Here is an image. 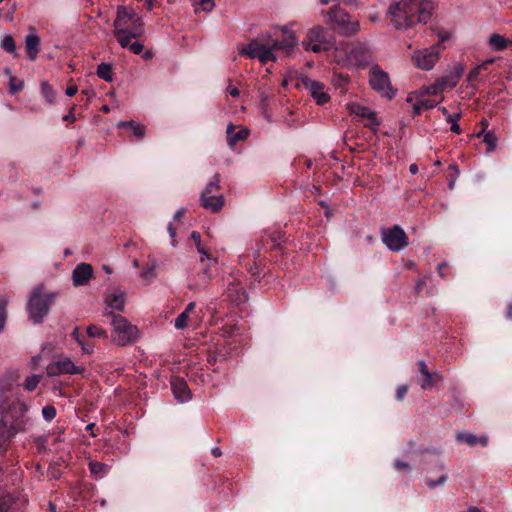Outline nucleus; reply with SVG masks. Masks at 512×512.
<instances>
[{"instance_id": "36", "label": "nucleus", "mask_w": 512, "mask_h": 512, "mask_svg": "<svg viewBox=\"0 0 512 512\" xmlns=\"http://www.w3.org/2000/svg\"><path fill=\"white\" fill-rule=\"evenodd\" d=\"M41 92L48 103H53L55 101L56 92L54 91L53 87L49 83H47V82L41 83Z\"/></svg>"}, {"instance_id": "57", "label": "nucleus", "mask_w": 512, "mask_h": 512, "mask_svg": "<svg viewBox=\"0 0 512 512\" xmlns=\"http://www.w3.org/2000/svg\"><path fill=\"white\" fill-rule=\"evenodd\" d=\"M322 51H329L331 48H333L334 43L331 40L326 41L324 39V36L322 35Z\"/></svg>"}, {"instance_id": "52", "label": "nucleus", "mask_w": 512, "mask_h": 512, "mask_svg": "<svg viewBox=\"0 0 512 512\" xmlns=\"http://www.w3.org/2000/svg\"><path fill=\"white\" fill-rule=\"evenodd\" d=\"M77 342L79 343V345L81 346L82 350L84 353L86 354H91L93 353L94 351V346L90 343H86L84 342L83 340H81L80 338H77Z\"/></svg>"}, {"instance_id": "4", "label": "nucleus", "mask_w": 512, "mask_h": 512, "mask_svg": "<svg viewBox=\"0 0 512 512\" xmlns=\"http://www.w3.org/2000/svg\"><path fill=\"white\" fill-rule=\"evenodd\" d=\"M114 36L122 48L128 47L129 40L144 34L142 17L133 9L119 6L114 20Z\"/></svg>"}, {"instance_id": "2", "label": "nucleus", "mask_w": 512, "mask_h": 512, "mask_svg": "<svg viewBox=\"0 0 512 512\" xmlns=\"http://www.w3.org/2000/svg\"><path fill=\"white\" fill-rule=\"evenodd\" d=\"M433 10L431 0H400L389 6L387 15L396 30H407L418 23H428Z\"/></svg>"}, {"instance_id": "19", "label": "nucleus", "mask_w": 512, "mask_h": 512, "mask_svg": "<svg viewBox=\"0 0 512 512\" xmlns=\"http://www.w3.org/2000/svg\"><path fill=\"white\" fill-rule=\"evenodd\" d=\"M456 441L458 443H465L471 447L478 444L485 447L488 444V438L486 436L477 437L475 434L466 432H458L456 434Z\"/></svg>"}, {"instance_id": "38", "label": "nucleus", "mask_w": 512, "mask_h": 512, "mask_svg": "<svg viewBox=\"0 0 512 512\" xmlns=\"http://www.w3.org/2000/svg\"><path fill=\"white\" fill-rule=\"evenodd\" d=\"M191 239L194 241L195 245L197 246L198 253L202 255L201 257V263L205 261V259L209 260L208 253L201 247V236L198 232L193 231L190 235Z\"/></svg>"}, {"instance_id": "22", "label": "nucleus", "mask_w": 512, "mask_h": 512, "mask_svg": "<svg viewBox=\"0 0 512 512\" xmlns=\"http://www.w3.org/2000/svg\"><path fill=\"white\" fill-rule=\"evenodd\" d=\"M350 110L352 113H354L357 116L367 118L368 120H373L374 125L381 124V121L376 116V112L370 110L366 106H362V105L354 103V104L350 105Z\"/></svg>"}, {"instance_id": "26", "label": "nucleus", "mask_w": 512, "mask_h": 512, "mask_svg": "<svg viewBox=\"0 0 512 512\" xmlns=\"http://www.w3.org/2000/svg\"><path fill=\"white\" fill-rule=\"evenodd\" d=\"M157 261L155 259L150 260L149 264L142 270L140 277L145 281L146 284L151 283L157 277Z\"/></svg>"}, {"instance_id": "28", "label": "nucleus", "mask_w": 512, "mask_h": 512, "mask_svg": "<svg viewBox=\"0 0 512 512\" xmlns=\"http://www.w3.org/2000/svg\"><path fill=\"white\" fill-rule=\"evenodd\" d=\"M60 368L62 374H81L84 371V367L76 366L69 358L60 360Z\"/></svg>"}, {"instance_id": "44", "label": "nucleus", "mask_w": 512, "mask_h": 512, "mask_svg": "<svg viewBox=\"0 0 512 512\" xmlns=\"http://www.w3.org/2000/svg\"><path fill=\"white\" fill-rule=\"evenodd\" d=\"M10 92L15 94L21 91L24 87V82L22 80L16 79L15 77L10 78L9 82Z\"/></svg>"}, {"instance_id": "46", "label": "nucleus", "mask_w": 512, "mask_h": 512, "mask_svg": "<svg viewBox=\"0 0 512 512\" xmlns=\"http://www.w3.org/2000/svg\"><path fill=\"white\" fill-rule=\"evenodd\" d=\"M334 60L338 64H346L349 63V60L347 59V51L343 52L342 50H339L338 48H335L333 51Z\"/></svg>"}, {"instance_id": "33", "label": "nucleus", "mask_w": 512, "mask_h": 512, "mask_svg": "<svg viewBox=\"0 0 512 512\" xmlns=\"http://www.w3.org/2000/svg\"><path fill=\"white\" fill-rule=\"evenodd\" d=\"M0 46L4 51L12 54L14 57L18 56L16 43L11 35L4 36L1 40Z\"/></svg>"}, {"instance_id": "16", "label": "nucleus", "mask_w": 512, "mask_h": 512, "mask_svg": "<svg viewBox=\"0 0 512 512\" xmlns=\"http://www.w3.org/2000/svg\"><path fill=\"white\" fill-rule=\"evenodd\" d=\"M226 294L228 299L236 305H241L248 301V294L245 288L236 281L229 283Z\"/></svg>"}, {"instance_id": "31", "label": "nucleus", "mask_w": 512, "mask_h": 512, "mask_svg": "<svg viewBox=\"0 0 512 512\" xmlns=\"http://www.w3.org/2000/svg\"><path fill=\"white\" fill-rule=\"evenodd\" d=\"M437 469L441 472V475L437 480L426 478V484L430 489H435L437 486L444 485L448 479V474L445 472V465L439 463Z\"/></svg>"}, {"instance_id": "7", "label": "nucleus", "mask_w": 512, "mask_h": 512, "mask_svg": "<svg viewBox=\"0 0 512 512\" xmlns=\"http://www.w3.org/2000/svg\"><path fill=\"white\" fill-rule=\"evenodd\" d=\"M326 19L334 32L345 37L353 36L360 30L359 21L352 20L350 14L339 5H334L328 10Z\"/></svg>"}, {"instance_id": "55", "label": "nucleus", "mask_w": 512, "mask_h": 512, "mask_svg": "<svg viewBox=\"0 0 512 512\" xmlns=\"http://www.w3.org/2000/svg\"><path fill=\"white\" fill-rule=\"evenodd\" d=\"M322 208H325L324 214L328 221L336 215L337 210L334 208L325 206V203L323 201H322Z\"/></svg>"}, {"instance_id": "3", "label": "nucleus", "mask_w": 512, "mask_h": 512, "mask_svg": "<svg viewBox=\"0 0 512 512\" xmlns=\"http://www.w3.org/2000/svg\"><path fill=\"white\" fill-rule=\"evenodd\" d=\"M27 410L24 402L10 401L5 392L0 393V449L4 450L3 443L26 430Z\"/></svg>"}, {"instance_id": "32", "label": "nucleus", "mask_w": 512, "mask_h": 512, "mask_svg": "<svg viewBox=\"0 0 512 512\" xmlns=\"http://www.w3.org/2000/svg\"><path fill=\"white\" fill-rule=\"evenodd\" d=\"M96 74L99 78L106 82L113 81L112 65L110 63L102 62L97 66Z\"/></svg>"}, {"instance_id": "58", "label": "nucleus", "mask_w": 512, "mask_h": 512, "mask_svg": "<svg viewBox=\"0 0 512 512\" xmlns=\"http://www.w3.org/2000/svg\"><path fill=\"white\" fill-rule=\"evenodd\" d=\"M227 92L232 96V97H238L240 92L238 90V88L232 86V85H229L227 87Z\"/></svg>"}, {"instance_id": "54", "label": "nucleus", "mask_w": 512, "mask_h": 512, "mask_svg": "<svg viewBox=\"0 0 512 512\" xmlns=\"http://www.w3.org/2000/svg\"><path fill=\"white\" fill-rule=\"evenodd\" d=\"M199 5L202 7L203 11L210 12L214 8V0H199Z\"/></svg>"}, {"instance_id": "18", "label": "nucleus", "mask_w": 512, "mask_h": 512, "mask_svg": "<svg viewBox=\"0 0 512 512\" xmlns=\"http://www.w3.org/2000/svg\"><path fill=\"white\" fill-rule=\"evenodd\" d=\"M297 87H303L313 97L317 105H320V83L310 79L308 76L301 74L299 77Z\"/></svg>"}, {"instance_id": "30", "label": "nucleus", "mask_w": 512, "mask_h": 512, "mask_svg": "<svg viewBox=\"0 0 512 512\" xmlns=\"http://www.w3.org/2000/svg\"><path fill=\"white\" fill-rule=\"evenodd\" d=\"M117 126L118 128H131L132 133L137 139H141L145 135V127L143 125L136 124L134 121H120Z\"/></svg>"}, {"instance_id": "53", "label": "nucleus", "mask_w": 512, "mask_h": 512, "mask_svg": "<svg viewBox=\"0 0 512 512\" xmlns=\"http://www.w3.org/2000/svg\"><path fill=\"white\" fill-rule=\"evenodd\" d=\"M394 467L395 469H397L398 471H401V470H405L407 472H410L411 471V467L410 465L407 463V462H404V461H401L399 459L395 460L394 462Z\"/></svg>"}, {"instance_id": "43", "label": "nucleus", "mask_w": 512, "mask_h": 512, "mask_svg": "<svg viewBox=\"0 0 512 512\" xmlns=\"http://www.w3.org/2000/svg\"><path fill=\"white\" fill-rule=\"evenodd\" d=\"M42 416L46 421H52L56 416V409L52 405H46L42 408Z\"/></svg>"}, {"instance_id": "13", "label": "nucleus", "mask_w": 512, "mask_h": 512, "mask_svg": "<svg viewBox=\"0 0 512 512\" xmlns=\"http://www.w3.org/2000/svg\"><path fill=\"white\" fill-rule=\"evenodd\" d=\"M104 302L108 311H124L126 303V293L119 287L108 289L104 293Z\"/></svg>"}, {"instance_id": "37", "label": "nucleus", "mask_w": 512, "mask_h": 512, "mask_svg": "<svg viewBox=\"0 0 512 512\" xmlns=\"http://www.w3.org/2000/svg\"><path fill=\"white\" fill-rule=\"evenodd\" d=\"M497 137L493 131L484 133L483 142L487 145V152L490 153L495 150L497 145Z\"/></svg>"}, {"instance_id": "34", "label": "nucleus", "mask_w": 512, "mask_h": 512, "mask_svg": "<svg viewBox=\"0 0 512 512\" xmlns=\"http://www.w3.org/2000/svg\"><path fill=\"white\" fill-rule=\"evenodd\" d=\"M489 44L493 47V49H495L496 51H502L504 50L507 45H508V42L507 40L505 39V37H503L502 35L500 34H497V33H494L490 36V39H489Z\"/></svg>"}, {"instance_id": "24", "label": "nucleus", "mask_w": 512, "mask_h": 512, "mask_svg": "<svg viewBox=\"0 0 512 512\" xmlns=\"http://www.w3.org/2000/svg\"><path fill=\"white\" fill-rule=\"evenodd\" d=\"M234 129L235 127L232 123L227 126L226 134L229 146H234L238 141L245 140L249 135V131L247 129H241L237 132H235Z\"/></svg>"}, {"instance_id": "10", "label": "nucleus", "mask_w": 512, "mask_h": 512, "mask_svg": "<svg viewBox=\"0 0 512 512\" xmlns=\"http://www.w3.org/2000/svg\"><path fill=\"white\" fill-rule=\"evenodd\" d=\"M382 242L392 252H399L408 246V238L402 227L394 225L383 228L381 231Z\"/></svg>"}, {"instance_id": "40", "label": "nucleus", "mask_w": 512, "mask_h": 512, "mask_svg": "<svg viewBox=\"0 0 512 512\" xmlns=\"http://www.w3.org/2000/svg\"><path fill=\"white\" fill-rule=\"evenodd\" d=\"M87 334L89 337L95 338H108V333L106 330L100 328L97 325H89L87 327Z\"/></svg>"}, {"instance_id": "51", "label": "nucleus", "mask_w": 512, "mask_h": 512, "mask_svg": "<svg viewBox=\"0 0 512 512\" xmlns=\"http://www.w3.org/2000/svg\"><path fill=\"white\" fill-rule=\"evenodd\" d=\"M134 54H140L142 53L144 46L140 42H133L131 43L129 41L128 47Z\"/></svg>"}, {"instance_id": "6", "label": "nucleus", "mask_w": 512, "mask_h": 512, "mask_svg": "<svg viewBox=\"0 0 512 512\" xmlns=\"http://www.w3.org/2000/svg\"><path fill=\"white\" fill-rule=\"evenodd\" d=\"M103 316L111 317L113 332L111 340L118 346H125L136 341L138 338V329L132 325L125 317L115 314L113 311L104 309Z\"/></svg>"}, {"instance_id": "41", "label": "nucleus", "mask_w": 512, "mask_h": 512, "mask_svg": "<svg viewBox=\"0 0 512 512\" xmlns=\"http://www.w3.org/2000/svg\"><path fill=\"white\" fill-rule=\"evenodd\" d=\"M40 380H41L40 375H36V374L30 375V376L26 377V379L24 381V388L27 391H33L38 386Z\"/></svg>"}, {"instance_id": "47", "label": "nucleus", "mask_w": 512, "mask_h": 512, "mask_svg": "<svg viewBox=\"0 0 512 512\" xmlns=\"http://www.w3.org/2000/svg\"><path fill=\"white\" fill-rule=\"evenodd\" d=\"M482 69H484V65H479V66L475 67L474 69H472L467 76V81L468 82L475 81Z\"/></svg>"}, {"instance_id": "64", "label": "nucleus", "mask_w": 512, "mask_h": 512, "mask_svg": "<svg viewBox=\"0 0 512 512\" xmlns=\"http://www.w3.org/2000/svg\"><path fill=\"white\" fill-rule=\"evenodd\" d=\"M458 176H454V175H451L450 176V179H449V182H448V188L450 190H453L454 189V186H455V182H456V179H457Z\"/></svg>"}, {"instance_id": "27", "label": "nucleus", "mask_w": 512, "mask_h": 512, "mask_svg": "<svg viewBox=\"0 0 512 512\" xmlns=\"http://www.w3.org/2000/svg\"><path fill=\"white\" fill-rule=\"evenodd\" d=\"M464 72V66L462 64H456L453 68V71L449 75L442 76L443 78H446V83L448 87L454 88L459 79L461 78L462 74Z\"/></svg>"}, {"instance_id": "9", "label": "nucleus", "mask_w": 512, "mask_h": 512, "mask_svg": "<svg viewBox=\"0 0 512 512\" xmlns=\"http://www.w3.org/2000/svg\"><path fill=\"white\" fill-rule=\"evenodd\" d=\"M369 83L373 90L377 91L381 96L392 99L396 90L392 88L388 73L383 71L379 65L372 66L369 73Z\"/></svg>"}, {"instance_id": "14", "label": "nucleus", "mask_w": 512, "mask_h": 512, "mask_svg": "<svg viewBox=\"0 0 512 512\" xmlns=\"http://www.w3.org/2000/svg\"><path fill=\"white\" fill-rule=\"evenodd\" d=\"M93 277V267L89 263H80L72 271V283L75 287L86 285Z\"/></svg>"}, {"instance_id": "5", "label": "nucleus", "mask_w": 512, "mask_h": 512, "mask_svg": "<svg viewBox=\"0 0 512 512\" xmlns=\"http://www.w3.org/2000/svg\"><path fill=\"white\" fill-rule=\"evenodd\" d=\"M57 295L55 292H46L42 285L34 287L27 302L29 320L34 324L42 323Z\"/></svg>"}, {"instance_id": "49", "label": "nucleus", "mask_w": 512, "mask_h": 512, "mask_svg": "<svg viewBox=\"0 0 512 512\" xmlns=\"http://www.w3.org/2000/svg\"><path fill=\"white\" fill-rule=\"evenodd\" d=\"M418 102H419L420 106L422 107V110H429L436 106V103L433 100L424 99L423 97H421L418 100Z\"/></svg>"}, {"instance_id": "17", "label": "nucleus", "mask_w": 512, "mask_h": 512, "mask_svg": "<svg viewBox=\"0 0 512 512\" xmlns=\"http://www.w3.org/2000/svg\"><path fill=\"white\" fill-rule=\"evenodd\" d=\"M202 264L203 265L200 271L197 273L194 282L188 286L190 290L200 291L206 289L210 280L212 279V272L210 270L209 264L204 262Z\"/></svg>"}, {"instance_id": "12", "label": "nucleus", "mask_w": 512, "mask_h": 512, "mask_svg": "<svg viewBox=\"0 0 512 512\" xmlns=\"http://www.w3.org/2000/svg\"><path fill=\"white\" fill-rule=\"evenodd\" d=\"M439 53L440 46L433 45L430 48H425L414 52L412 61L417 68L422 70H430L438 61Z\"/></svg>"}, {"instance_id": "50", "label": "nucleus", "mask_w": 512, "mask_h": 512, "mask_svg": "<svg viewBox=\"0 0 512 512\" xmlns=\"http://www.w3.org/2000/svg\"><path fill=\"white\" fill-rule=\"evenodd\" d=\"M10 509V499L0 495V512H8Z\"/></svg>"}, {"instance_id": "35", "label": "nucleus", "mask_w": 512, "mask_h": 512, "mask_svg": "<svg viewBox=\"0 0 512 512\" xmlns=\"http://www.w3.org/2000/svg\"><path fill=\"white\" fill-rule=\"evenodd\" d=\"M8 297L0 295V333L3 331L7 320Z\"/></svg>"}, {"instance_id": "60", "label": "nucleus", "mask_w": 512, "mask_h": 512, "mask_svg": "<svg viewBox=\"0 0 512 512\" xmlns=\"http://www.w3.org/2000/svg\"><path fill=\"white\" fill-rule=\"evenodd\" d=\"M438 37L440 42L442 43L450 39V34L446 31H441L438 33Z\"/></svg>"}, {"instance_id": "25", "label": "nucleus", "mask_w": 512, "mask_h": 512, "mask_svg": "<svg viewBox=\"0 0 512 512\" xmlns=\"http://www.w3.org/2000/svg\"><path fill=\"white\" fill-rule=\"evenodd\" d=\"M418 367L420 373L423 375V380L420 383V386L424 390L431 389L434 385L432 374L427 368L426 362L424 360L418 361Z\"/></svg>"}, {"instance_id": "61", "label": "nucleus", "mask_w": 512, "mask_h": 512, "mask_svg": "<svg viewBox=\"0 0 512 512\" xmlns=\"http://www.w3.org/2000/svg\"><path fill=\"white\" fill-rule=\"evenodd\" d=\"M195 306H196V303L195 302H190L185 310L183 311V313H186V315H190V313L195 309Z\"/></svg>"}, {"instance_id": "29", "label": "nucleus", "mask_w": 512, "mask_h": 512, "mask_svg": "<svg viewBox=\"0 0 512 512\" xmlns=\"http://www.w3.org/2000/svg\"><path fill=\"white\" fill-rule=\"evenodd\" d=\"M89 470H90V473L95 478L101 479L108 473L109 466L104 463H101V462L90 461L89 462Z\"/></svg>"}, {"instance_id": "63", "label": "nucleus", "mask_w": 512, "mask_h": 512, "mask_svg": "<svg viewBox=\"0 0 512 512\" xmlns=\"http://www.w3.org/2000/svg\"><path fill=\"white\" fill-rule=\"evenodd\" d=\"M422 111V107L420 106L419 102L417 101L413 106V115H419Z\"/></svg>"}, {"instance_id": "62", "label": "nucleus", "mask_w": 512, "mask_h": 512, "mask_svg": "<svg viewBox=\"0 0 512 512\" xmlns=\"http://www.w3.org/2000/svg\"><path fill=\"white\" fill-rule=\"evenodd\" d=\"M308 191H310L312 193H313V191L318 192L319 188L315 184H306L305 185V192H308Z\"/></svg>"}, {"instance_id": "45", "label": "nucleus", "mask_w": 512, "mask_h": 512, "mask_svg": "<svg viewBox=\"0 0 512 512\" xmlns=\"http://www.w3.org/2000/svg\"><path fill=\"white\" fill-rule=\"evenodd\" d=\"M188 318L189 316L186 315V313H181L178 315V317L175 319V322H174V327L177 329V330H182L184 328L187 327V322H188Z\"/></svg>"}, {"instance_id": "23", "label": "nucleus", "mask_w": 512, "mask_h": 512, "mask_svg": "<svg viewBox=\"0 0 512 512\" xmlns=\"http://www.w3.org/2000/svg\"><path fill=\"white\" fill-rule=\"evenodd\" d=\"M446 80V78L440 77L435 83L423 87L419 91L417 97H424L426 95H437L441 93L444 90V88L448 87Z\"/></svg>"}, {"instance_id": "48", "label": "nucleus", "mask_w": 512, "mask_h": 512, "mask_svg": "<svg viewBox=\"0 0 512 512\" xmlns=\"http://www.w3.org/2000/svg\"><path fill=\"white\" fill-rule=\"evenodd\" d=\"M408 392V386L407 385H400L396 389L395 397L398 401H402L406 394Z\"/></svg>"}, {"instance_id": "11", "label": "nucleus", "mask_w": 512, "mask_h": 512, "mask_svg": "<svg viewBox=\"0 0 512 512\" xmlns=\"http://www.w3.org/2000/svg\"><path fill=\"white\" fill-rule=\"evenodd\" d=\"M349 63L357 67H366L372 62V55L369 46L364 42H354L347 51Z\"/></svg>"}, {"instance_id": "1", "label": "nucleus", "mask_w": 512, "mask_h": 512, "mask_svg": "<svg viewBox=\"0 0 512 512\" xmlns=\"http://www.w3.org/2000/svg\"><path fill=\"white\" fill-rule=\"evenodd\" d=\"M281 31L283 34L282 40L272 38L269 33L259 34L239 51V55L250 59H258L262 64L276 61L277 56L275 52L278 50L289 55L297 45L298 40L294 31L288 26L282 27Z\"/></svg>"}, {"instance_id": "42", "label": "nucleus", "mask_w": 512, "mask_h": 512, "mask_svg": "<svg viewBox=\"0 0 512 512\" xmlns=\"http://www.w3.org/2000/svg\"><path fill=\"white\" fill-rule=\"evenodd\" d=\"M46 373L50 377L62 374L60 368V360L50 363L46 368Z\"/></svg>"}, {"instance_id": "56", "label": "nucleus", "mask_w": 512, "mask_h": 512, "mask_svg": "<svg viewBox=\"0 0 512 512\" xmlns=\"http://www.w3.org/2000/svg\"><path fill=\"white\" fill-rule=\"evenodd\" d=\"M329 2H343L347 5H352V6H358V4H359L358 0H322V4H327Z\"/></svg>"}, {"instance_id": "15", "label": "nucleus", "mask_w": 512, "mask_h": 512, "mask_svg": "<svg viewBox=\"0 0 512 512\" xmlns=\"http://www.w3.org/2000/svg\"><path fill=\"white\" fill-rule=\"evenodd\" d=\"M170 384L172 392L179 402L184 403L191 399L190 389L184 379L173 377Z\"/></svg>"}, {"instance_id": "8", "label": "nucleus", "mask_w": 512, "mask_h": 512, "mask_svg": "<svg viewBox=\"0 0 512 512\" xmlns=\"http://www.w3.org/2000/svg\"><path fill=\"white\" fill-rule=\"evenodd\" d=\"M220 189V175L216 173L212 181H210L200 195L201 206L212 213L219 212L224 204V197L216 194Z\"/></svg>"}, {"instance_id": "21", "label": "nucleus", "mask_w": 512, "mask_h": 512, "mask_svg": "<svg viewBox=\"0 0 512 512\" xmlns=\"http://www.w3.org/2000/svg\"><path fill=\"white\" fill-rule=\"evenodd\" d=\"M305 50H311L313 52H320V28L314 27L310 30L307 36V40L302 42Z\"/></svg>"}, {"instance_id": "20", "label": "nucleus", "mask_w": 512, "mask_h": 512, "mask_svg": "<svg viewBox=\"0 0 512 512\" xmlns=\"http://www.w3.org/2000/svg\"><path fill=\"white\" fill-rule=\"evenodd\" d=\"M25 47L27 52V58L30 61H34L37 58L39 47H40V38L36 34H29L25 39Z\"/></svg>"}, {"instance_id": "59", "label": "nucleus", "mask_w": 512, "mask_h": 512, "mask_svg": "<svg viewBox=\"0 0 512 512\" xmlns=\"http://www.w3.org/2000/svg\"><path fill=\"white\" fill-rule=\"evenodd\" d=\"M77 91H78L77 86H69L66 88L65 94L69 97H72L77 93Z\"/></svg>"}, {"instance_id": "39", "label": "nucleus", "mask_w": 512, "mask_h": 512, "mask_svg": "<svg viewBox=\"0 0 512 512\" xmlns=\"http://www.w3.org/2000/svg\"><path fill=\"white\" fill-rule=\"evenodd\" d=\"M462 114L459 112V113H455V114H447V119L446 121L448 123L451 124V127H450V130L453 132V133H456V134H460L461 133V128L458 124V120L461 118Z\"/></svg>"}]
</instances>
